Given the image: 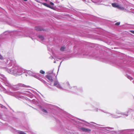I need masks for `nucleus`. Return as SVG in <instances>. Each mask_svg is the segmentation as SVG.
<instances>
[{"label":"nucleus","mask_w":134,"mask_h":134,"mask_svg":"<svg viewBox=\"0 0 134 134\" xmlns=\"http://www.w3.org/2000/svg\"><path fill=\"white\" fill-rule=\"evenodd\" d=\"M55 80L54 81V86H56L57 88H69L70 85L68 83H64L62 85L63 88L60 86V85L58 81L57 80V77L56 76L55 77Z\"/></svg>","instance_id":"obj_1"},{"label":"nucleus","mask_w":134,"mask_h":134,"mask_svg":"<svg viewBox=\"0 0 134 134\" xmlns=\"http://www.w3.org/2000/svg\"><path fill=\"white\" fill-rule=\"evenodd\" d=\"M46 77L51 82H53V77L55 76L53 75H48L46 76Z\"/></svg>","instance_id":"obj_2"},{"label":"nucleus","mask_w":134,"mask_h":134,"mask_svg":"<svg viewBox=\"0 0 134 134\" xmlns=\"http://www.w3.org/2000/svg\"><path fill=\"white\" fill-rule=\"evenodd\" d=\"M35 29L38 31H45V30L43 29L41 27L39 26L35 27Z\"/></svg>","instance_id":"obj_3"},{"label":"nucleus","mask_w":134,"mask_h":134,"mask_svg":"<svg viewBox=\"0 0 134 134\" xmlns=\"http://www.w3.org/2000/svg\"><path fill=\"white\" fill-rule=\"evenodd\" d=\"M112 6L114 7L117 8L119 9H121V8L119 7V6L117 5L116 3H113L112 4Z\"/></svg>","instance_id":"obj_4"},{"label":"nucleus","mask_w":134,"mask_h":134,"mask_svg":"<svg viewBox=\"0 0 134 134\" xmlns=\"http://www.w3.org/2000/svg\"><path fill=\"white\" fill-rule=\"evenodd\" d=\"M81 130L82 131L85 132L90 131H91V130L90 129H86L84 128H81Z\"/></svg>","instance_id":"obj_5"},{"label":"nucleus","mask_w":134,"mask_h":134,"mask_svg":"<svg viewBox=\"0 0 134 134\" xmlns=\"http://www.w3.org/2000/svg\"><path fill=\"white\" fill-rule=\"evenodd\" d=\"M38 37L40 38L42 40H43L44 39V37L42 35H39L38 36Z\"/></svg>","instance_id":"obj_6"},{"label":"nucleus","mask_w":134,"mask_h":134,"mask_svg":"<svg viewBox=\"0 0 134 134\" xmlns=\"http://www.w3.org/2000/svg\"><path fill=\"white\" fill-rule=\"evenodd\" d=\"M40 73H41L42 74H44L45 73V72L42 70H40Z\"/></svg>","instance_id":"obj_7"},{"label":"nucleus","mask_w":134,"mask_h":134,"mask_svg":"<svg viewBox=\"0 0 134 134\" xmlns=\"http://www.w3.org/2000/svg\"><path fill=\"white\" fill-rule=\"evenodd\" d=\"M42 111L44 112V113H45L46 114H47L48 113L47 111L46 110L44 109H42Z\"/></svg>","instance_id":"obj_8"},{"label":"nucleus","mask_w":134,"mask_h":134,"mask_svg":"<svg viewBox=\"0 0 134 134\" xmlns=\"http://www.w3.org/2000/svg\"><path fill=\"white\" fill-rule=\"evenodd\" d=\"M65 47H62L60 49V50L62 51H64L65 49Z\"/></svg>","instance_id":"obj_9"},{"label":"nucleus","mask_w":134,"mask_h":134,"mask_svg":"<svg viewBox=\"0 0 134 134\" xmlns=\"http://www.w3.org/2000/svg\"><path fill=\"white\" fill-rule=\"evenodd\" d=\"M42 4H43V5L48 7V5H49L47 4L46 3H42Z\"/></svg>","instance_id":"obj_10"},{"label":"nucleus","mask_w":134,"mask_h":134,"mask_svg":"<svg viewBox=\"0 0 134 134\" xmlns=\"http://www.w3.org/2000/svg\"><path fill=\"white\" fill-rule=\"evenodd\" d=\"M120 24V22H118L116 23L115 25H119Z\"/></svg>","instance_id":"obj_11"},{"label":"nucleus","mask_w":134,"mask_h":134,"mask_svg":"<svg viewBox=\"0 0 134 134\" xmlns=\"http://www.w3.org/2000/svg\"><path fill=\"white\" fill-rule=\"evenodd\" d=\"M3 59V57L0 54V59Z\"/></svg>","instance_id":"obj_12"},{"label":"nucleus","mask_w":134,"mask_h":134,"mask_svg":"<svg viewBox=\"0 0 134 134\" xmlns=\"http://www.w3.org/2000/svg\"><path fill=\"white\" fill-rule=\"evenodd\" d=\"M130 31L133 34H134V30H130Z\"/></svg>","instance_id":"obj_13"},{"label":"nucleus","mask_w":134,"mask_h":134,"mask_svg":"<svg viewBox=\"0 0 134 134\" xmlns=\"http://www.w3.org/2000/svg\"><path fill=\"white\" fill-rule=\"evenodd\" d=\"M48 7L49 8H51L52 9H53V8L52 7H51L50 5H49Z\"/></svg>","instance_id":"obj_14"},{"label":"nucleus","mask_w":134,"mask_h":134,"mask_svg":"<svg viewBox=\"0 0 134 134\" xmlns=\"http://www.w3.org/2000/svg\"><path fill=\"white\" fill-rule=\"evenodd\" d=\"M50 4L52 5H53L54 4V3L51 2H50Z\"/></svg>","instance_id":"obj_15"},{"label":"nucleus","mask_w":134,"mask_h":134,"mask_svg":"<svg viewBox=\"0 0 134 134\" xmlns=\"http://www.w3.org/2000/svg\"><path fill=\"white\" fill-rule=\"evenodd\" d=\"M24 1H27V0H23Z\"/></svg>","instance_id":"obj_16"},{"label":"nucleus","mask_w":134,"mask_h":134,"mask_svg":"<svg viewBox=\"0 0 134 134\" xmlns=\"http://www.w3.org/2000/svg\"><path fill=\"white\" fill-rule=\"evenodd\" d=\"M48 0H45V1H47Z\"/></svg>","instance_id":"obj_17"}]
</instances>
